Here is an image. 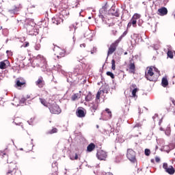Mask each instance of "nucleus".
Wrapping results in <instances>:
<instances>
[{
    "label": "nucleus",
    "instance_id": "nucleus-13",
    "mask_svg": "<svg viewBox=\"0 0 175 175\" xmlns=\"http://www.w3.org/2000/svg\"><path fill=\"white\" fill-rule=\"evenodd\" d=\"M131 90H132V96L133 98H136V92L139 91V88H137V86H136V84H132L131 86Z\"/></svg>",
    "mask_w": 175,
    "mask_h": 175
},
{
    "label": "nucleus",
    "instance_id": "nucleus-44",
    "mask_svg": "<svg viewBox=\"0 0 175 175\" xmlns=\"http://www.w3.org/2000/svg\"><path fill=\"white\" fill-rule=\"evenodd\" d=\"M104 135H107V136H109L110 131L105 129L104 130Z\"/></svg>",
    "mask_w": 175,
    "mask_h": 175
},
{
    "label": "nucleus",
    "instance_id": "nucleus-2",
    "mask_svg": "<svg viewBox=\"0 0 175 175\" xmlns=\"http://www.w3.org/2000/svg\"><path fill=\"white\" fill-rule=\"evenodd\" d=\"M36 25V23H35L32 19H29L25 21L24 27L26 28V31L29 35H31V36H36V35L39 34L38 29L35 28Z\"/></svg>",
    "mask_w": 175,
    "mask_h": 175
},
{
    "label": "nucleus",
    "instance_id": "nucleus-7",
    "mask_svg": "<svg viewBox=\"0 0 175 175\" xmlns=\"http://www.w3.org/2000/svg\"><path fill=\"white\" fill-rule=\"evenodd\" d=\"M18 12H20V8L16 6H14L12 9L8 10L11 17H14V14H18Z\"/></svg>",
    "mask_w": 175,
    "mask_h": 175
},
{
    "label": "nucleus",
    "instance_id": "nucleus-3",
    "mask_svg": "<svg viewBox=\"0 0 175 175\" xmlns=\"http://www.w3.org/2000/svg\"><path fill=\"white\" fill-rule=\"evenodd\" d=\"M107 10H109V5H107V3L99 10L98 17L99 18H101L103 23H106V20H105V14L107 13Z\"/></svg>",
    "mask_w": 175,
    "mask_h": 175
},
{
    "label": "nucleus",
    "instance_id": "nucleus-61",
    "mask_svg": "<svg viewBox=\"0 0 175 175\" xmlns=\"http://www.w3.org/2000/svg\"><path fill=\"white\" fill-rule=\"evenodd\" d=\"M67 81H68V83H70V85H72L73 82H72V81H70V79L69 78H67Z\"/></svg>",
    "mask_w": 175,
    "mask_h": 175
},
{
    "label": "nucleus",
    "instance_id": "nucleus-23",
    "mask_svg": "<svg viewBox=\"0 0 175 175\" xmlns=\"http://www.w3.org/2000/svg\"><path fill=\"white\" fill-rule=\"evenodd\" d=\"M81 98V91L79 93L75 94L72 96V100H76V99H80Z\"/></svg>",
    "mask_w": 175,
    "mask_h": 175
},
{
    "label": "nucleus",
    "instance_id": "nucleus-12",
    "mask_svg": "<svg viewBox=\"0 0 175 175\" xmlns=\"http://www.w3.org/2000/svg\"><path fill=\"white\" fill-rule=\"evenodd\" d=\"M116 49L117 47L116 46V44H111L107 52V57L111 55V54H113V53H114V51H116Z\"/></svg>",
    "mask_w": 175,
    "mask_h": 175
},
{
    "label": "nucleus",
    "instance_id": "nucleus-5",
    "mask_svg": "<svg viewBox=\"0 0 175 175\" xmlns=\"http://www.w3.org/2000/svg\"><path fill=\"white\" fill-rule=\"evenodd\" d=\"M126 157L131 161V162H133V163H135V161H136V152H135V150H133L132 149H128Z\"/></svg>",
    "mask_w": 175,
    "mask_h": 175
},
{
    "label": "nucleus",
    "instance_id": "nucleus-25",
    "mask_svg": "<svg viewBox=\"0 0 175 175\" xmlns=\"http://www.w3.org/2000/svg\"><path fill=\"white\" fill-rule=\"evenodd\" d=\"M98 102L96 101L95 103L92 104V106L90 107L91 111H94V112H95V111L98 109Z\"/></svg>",
    "mask_w": 175,
    "mask_h": 175
},
{
    "label": "nucleus",
    "instance_id": "nucleus-51",
    "mask_svg": "<svg viewBox=\"0 0 175 175\" xmlns=\"http://www.w3.org/2000/svg\"><path fill=\"white\" fill-rule=\"evenodd\" d=\"M5 155H6V153L0 151V157H1V158H3L5 157Z\"/></svg>",
    "mask_w": 175,
    "mask_h": 175
},
{
    "label": "nucleus",
    "instance_id": "nucleus-52",
    "mask_svg": "<svg viewBox=\"0 0 175 175\" xmlns=\"http://www.w3.org/2000/svg\"><path fill=\"white\" fill-rule=\"evenodd\" d=\"M101 175H113L111 172H102Z\"/></svg>",
    "mask_w": 175,
    "mask_h": 175
},
{
    "label": "nucleus",
    "instance_id": "nucleus-32",
    "mask_svg": "<svg viewBox=\"0 0 175 175\" xmlns=\"http://www.w3.org/2000/svg\"><path fill=\"white\" fill-rule=\"evenodd\" d=\"M112 16H115V17H120V10L117 9L116 11L113 10V12H111Z\"/></svg>",
    "mask_w": 175,
    "mask_h": 175
},
{
    "label": "nucleus",
    "instance_id": "nucleus-14",
    "mask_svg": "<svg viewBox=\"0 0 175 175\" xmlns=\"http://www.w3.org/2000/svg\"><path fill=\"white\" fill-rule=\"evenodd\" d=\"M27 85L25 82H20V81L16 80V83L14 85L15 88H18V90H21L22 88L25 87Z\"/></svg>",
    "mask_w": 175,
    "mask_h": 175
},
{
    "label": "nucleus",
    "instance_id": "nucleus-46",
    "mask_svg": "<svg viewBox=\"0 0 175 175\" xmlns=\"http://www.w3.org/2000/svg\"><path fill=\"white\" fill-rule=\"evenodd\" d=\"M29 46V42H25L23 45L22 47H28Z\"/></svg>",
    "mask_w": 175,
    "mask_h": 175
},
{
    "label": "nucleus",
    "instance_id": "nucleus-40",
    "mask_svg": "<svg viewBox=\"0 0 175 175\" xmlns=\"http://www.w3.org/2000/svg\"><path fill=\"white\" fill-rule=\"evenodd\" d=\"M144 154L146 157H150V154H151V150H150V149L148 148H146L145 149Z\"/></svg>",
    "mask_w": 175,
    "mask_h": 175
},
{
    "label": "nucleus",
    "instance_id": "nucleus-21",
    "mask_svg": "<svg viewBox=\"0 0 175 175\" xmlns=\"http://www.w3.org/2000/svg\"><path fill=\"white\" fill-rule=\"evenodd\" d=\"M161 85L164 87V88H166L167 85H169V81H167V77H163L161 80Z\"/></svg>",
    "mask_w": 175,
    "mask_h": 175
},
{
    "label": "nucleus",
    "instance_id": "nucleus-30",
    "mask_svg": "<svg viewBox=\"0 0 175 175\" xmlns=\"http://www.w3.org/2000/svg\"><path fill=\"white\" fill-rule=\"evenodd\" d=\"M142 126H143V122H139V123H137L134 126V129H142Z\"/></svg>",
    "mask_w": 175,
    "mask_h": 175
},
{
    "label": "nucleus",
    "instance_id": "nucleus-56",
    "mask_svg": "<svg viewBox=\"0 0 175 175\" xmlns=\"http://www.w3.org/2000/svg\"><path fill=\"white\" fill-rule=\"evenodd\" d=\"M109 91H110V90H103L102 92L103 93H105V94H109Z\"/></svg>",
    "mask_w": 175,
    "mask_h": 175
},
{
    "label": "nucleus",
    "instance_id": "nucleus-1",
    "mask_svg": "<svg viewBox=\"0 0 175 175\" xmlns=\"http://www.w3.org/2000/svg\"><path fill=\"white\" fill-rule=\"evenodd\" d=\"M31 65L33 68H40L42 72H47V62L46 59L40 55H38L36 57L33 59Z\"/></svg>",
    "mask_w": 175,
    "mask_h": 175
},
{
    "label": "nucleus",
    "instance_id": "nucleus-17",
    "mask_svg": "<svg viewBox=\"0 0 175 175\" xmlns=\"http://www.w3.org/2000/svg\"><path fill=\"white\" fill-rule=\"evenodd\" d=\"M171 102H172L174 106H170V108H167V111H172L174 116H175V100L173 98H170Z\"/></svg>",
    "mask_w": 175,
    "mask_h": 175
},
{
    "label": "nucleus",
    "instance_id": "nucleus-29",
    "mask_svg": "<svg viewBox=\"0 0 175 175\" xmlns=\"http://www.w3.org/2000/svg\"><path fill=\"white\" fill-rule=\"evenodd\" d=\"M130 23H132V25L134 28H136L137 26V21H136V19H133V18L131 19Z\"/></svg>",
    "mask_w": 175,
    "mask_h": 175
},
{
    "label": "nucleus",
    "instance_id": "nucleus-19",
    "mask_svg": "<svg viewBox=\"0 0 175 175\" xmlns=\"http://www.w3.org/2000/svg\"><path fill=\"white\" fill-rule=\"evenodd\" d=\"M129 69H130V73H133V75H135V70L136 69V66H135V63L132 62V60L130 61Z\"/></svg>",
    "mask_w": 175,
    "mask_h": 175
},
{
    "label": "nucleus",
    "instance_id": "nucleus-47",
    "mask_svg": "<svg viewBox=\"0 0 175 175\" xmlns=\"http://www.w3.org/2000/svg\"><path fill=\"white\" fill-rule=\"evenodd\" d=\"M57 128H54L51 131V133H57Z\"/></svg>",
    "mask_w": 175,
    "mask_h": 175
},
{
    "label": "nucleus",
    "instance_id": "nucleus-36",
    "mask_svg": "<svg viewBox=\"0 0 175 175\" xmlns=\"http://www.w3.org/2000/svg\"><path fill=\"white\" fill-rule=\"evenodd\" d=\"M16 80V81H20V83H25V84L27 85V81H25V79H24L23 77H18Z\"/></svg>",
    "mask_w": 175,
    "mask_h": 175
},
{
    "label": "nucleus",
    "instance_id": "nucleus-48",
    "mask_svg": "<svg viewBox=\"0 0 175 175\" xmlns=\"http://www.w3.org/2000/svg\"><path fill=\"white\" fill-rule=\"evenodd\" d=\"M109 136H114V129H111Z\"/></svg>",
    "mask_w": 175,
    "mask_h": 175
},
{
    "label": "nucleus",
    "instance_id": "nucleus-26",
    "mask_svg": "<svg viewBox=\"0 0 175 175\" xmlns=\"http://www.w3.org/2000/svg\"><path fill=\"white\" fill-rule=\"evenodd\" d=\"M9 170H12V172L16 170V167H17V165L16 163H10V164L8 165Z\"/></svg>",
    "mask_w": 175,
    "mask_h": 175
},
{
    "label": "nucleus",
    "instance_id": "nucleus-45",
    "mask_svg": "<svg viewBox=\"0 0 175 175\" xmlns=\"http://www.w3.org/2000/svg\"><path fill=\"white\" fill-rule=\"evenodd\" d=\"M163 167L165 169V170L166 171L169 167H167V163H164L163 164Z\"/></svg>",
    "mask_w": 175,
    "mask_h": 175
},
{
    "label": "nucleus",
    "instance_id": "nucleus-22",
    "mask_svg": "<svg viewBox=\"0 0 175 175\" xmlns=\"http://www.w3.org/2000/svg\"><path fill=\"white\" fill-rule=\"evenodd\" d=\"M92 98H94V96H92L91 92H89L87 96H85V100H86V102H90V100H92Z\"/></svg>",
    "mask_w": 175,
    "mask_h": 175
},
{
    "label": "nucleus",
    "instance_id": "nucleus-63",
    "mask_svg": "<svg viewBox=\"0 0 175 175\" xmlns=\"http://www.w3.org/2000/svg\"><path fill=\"white\" fill-rule=\"evenodd\" d=\"M169 2V0H163L164 5H166Z\"/></svg>",
    "mask_w": 175,
    "mask_h": 175
},
{
    "label": "nucleus",
    "instance_id": "nucleus-35",
    "mask_svg": "<svg viewBox=\"0 0 175 175\" xmlns=\"http://www.w3.org/2000/svg\"><path fill=\"white\" fill-rule=\"evenodd\" d=\"M40 102L43 105V106L47 107V101H46L44 98H40Z\"/></svg>",
    "mask_w": 175,
    "mask_h": 175
},
{
    "label": "nucleus",
    "instance_id": "nucleus-54",
    "mask_svg": "<svg viewBox=\"0 0 175 175\" xmlns=\"http://www.w3.org/2000/svg\"><path fill=\"white\" fill-rule=\"evenodd\" d=\"M128 33V31H125L124 33L121 35L122 37L125 38Z\"/></svg>",
    "mask_w": 175,
    "mask_h": 175
},
{
    "label": "nucleus",
    "instance_id": "nucleus-28",
    "mask_svg": "<svg viewBox=\"0 0 175 175\" xmlns=\"http://www.w3.org/2000/svg\"><path fill=\"white\" fill-rule=\"evenodd\" d=\"M84 38H92V33H91L90 30H88L84 33Z\"/></svg>",
    "mask_w": 175,
    "mask_h": 175
},
{
    "label": "nucleus",
    "instance_id": "nucleus-16",
    "mask_svg": "<svg viewBox=\"0 0 175 175\" xmlns=\"http://www.w3.org/2000/svg\"><path fill=\"white\" fill-rule=\"evenodd\" d=\"M76 114L77 117H79V118H83V117H85V113H84V110L80 108H78L77 109Z\"/></svg>",
    "mask_w": 175,
    "mask_h": 175
},
{
    "label": "nucleus",
    "instance_id": "nucleus-49",
    "mask_svg": "<svg viewBox=\"0 0 175 175\" xmlns=\"http://www.w3.org/2000/svg\"><path fill=\"white\" fill-rule=\"evenodd\" d=\"M105 111H107V113L110 116V117H111V111H110V109H106Z\"/></svg>",
    "mask_w": 175,
    "mask_h": 175
},
{
    "label": "nucleus",
    "instance_id": "nucleus-64",
    "mask_svg": "<svg viewBox=\"0 0 175 175\" xmlns=\"http://www.w3.org/2000/svg\"><path fill=\"white\" fill-rule=\"evenodd\" d=\"M122 38H124L123 36H120L118 38V42H120L121 40H122Z\"/></svg>",
    "mask_w": 175,
    "mask_h": 175
},
{
    "label": "nucleus",
    "instance_id": "nucleus-60",
    "mask_svg": "<svg viewBox=\"0 0 175 175\" xmlns=\"http://www.w3.org/2000/svg\"><path fill=\"white\" fill-rule=\"evenodd\" d=\"M111 33H113L114 36L117 34V31L116 30H112Z\"/></svg>",
    "mask_w": 175,
    "mask_h": 175
},
{
    "label": "nucleus",
    "instance_id": "nucleus-33",
    "mask_svg": "<svg viewBox=\"0 0 175 175\" xmlns=\"http://www.w3.org/2000/svg\"><path fill=\"white\" fill-rule=\"evenodd\" d=\"M167 55V57H169V58H171V59L174 58V55H173V52L170 49H168Z\"/></svg>",
    "mask_w": 175,
    "mask_h": 175
},
{
    "label": "nucleus",
    "instance_id": "nucleus-31",
    "mask_svg": "<svg viewBox=\"0 0 175 175\" xmlns=\"http://www.w3.org/2000/svg\"><path fill=\"white\" fill-rule=\"evenodd\" d=\"M170 146H172V145L164 146V151H165V152H167V154H169V152H170L171 150H173V148H170Z\"/></svg>",
    "mask_w": 175,
    "mask_h": 175
},
{
    "label": "nucleus",
    "instance_id": "nucleus-9",
    "mask_svg": "<svg viewBox=\"0 0 175 175\" xmlns=\"http://www.w3.org/2000/svg\"><path fill=\"white\" fill-rule=\"evenodd\" d=\"M64 21V19L61 18L58 16H55L52 18V23L53 24H56V25H58L61 24Z\"/></svg>",
    "mask_w": 175,
    "mask_h": 175
},
{
    "label": "nucleus",
    "instance_id": "nucleus-53",
    "mask_svg": "<svg viewBox=\"0 0 175 175\" xmlns=\"http://www.w3.org/2000/svg\"><path fill=\"white\" fill-rule=\"evenodd\" d=\"M155 161L157 163H159V162H161V159L158 157H155Z\"/></svg>",
    "mask_w": 175,
    "mask_h": 175
},
{
    "label": "nucleus",
    "instance_id": "nucleus-6",
    "mask_svg": "<svg viewBox=\"0 0 175 175\" xmlns=\"http://www.w3.org/2000/svg\"><path fill=\"white\" fill-rule=\"evenodd\" d=\"M96 157L99 161H105L107 158V152L104 150H98Z\"/></svg>",
    "mask_w": 175,
    "mask_h": 175
},
{
    "label": "nucleus",
    "instance_id": "nucleus-62",
    "mask_svg": "<svg viewBox=\"0 0 175 175\" xmlns=\"http://www.w3.org/2000/svg\"><path fill=\"white\" fill-rule=\"evenodd\" d=\"M70 28V31H72V29H73V28H75V25H72L69 27Z\"/></svg>",
    "mask_w": 175,
    "mask_h": 175
},
{
    "label": "nucleus",
    "instance_id": "nucleus-18",
    "mask_svg": "<svg viewBox=\"0 0 175 175\" xmlns=\"http://www.w3.org/2000/svg\"><path fill=\"white\" fill-rule=\"evenodd\" d=\"M10 62L8 60H4L0 62V69H6L7 65H10Z\"/></svg>",
    "mask_w": 175,
    "mask_h": 175
},
{
    "label": "nucleus",
    "instance_id": "nucleus-34",
    "mask_svg": "<svg viewBox=\"0 0 175 175\" xmlns=\"http://www.w3.org/2000/svg\"><path fill=\"white\" fill-rule=\"evenodd\" d=\"M172 130L170 129V126H167L165 129V133L167 136H170V133Z\"/></svg>",
    "mask_w": 175,
    "mask_h": 175
},
{
    "label": "nucleus",
    "instance_id": "nucleus-24",
    "mask_svg": "<svg viewBox=\"0 0 175 175\" xmlns=\"http://www.w3.org/2000/svg\"><path fill=\"white\" fill-rule=\"evenodd\" d=\"M122 158H124V155L118 154L116 156L115 159V163H120L122 161Z\"/></svg>",
    "mask_w": 175,
    "mask_h": 175
},
{
    "label": "nucleus",
    "instance_id": "nucleus-59",
    "mask_svg": "<svg viewBox=\"0 0 175 175\" xmlns=\"http://www.w3.org/2000/svg\"><path fill=\"white\" fill-rule=\"evenodd\" d=\"M131 27H132V23L130 21L128 25H127V28H131Z\"/></svg>",
    "mask_w": 175,
    "mask_h": 175
},
{
    "label": "nucleus",
    "instance_id": "nucleus-11",
    "mask_svg": "<svg viewBox=\"0 0 175 175\" xmlns=\"http://www.w3.org/2000/svg\"><path fill=\"white\" fill-rule=\"evenodd\" d=\"M68 2V0H55L54 5L55 8H62V5H65Z\"/></svg>",
    "mask_w": 175,
    "mask_h": 175
},
{
    "label": "nucleus",
    "instance_id": "nucleus-27",
    "mask_svg": "<svg viewBox=\"0 0 175 175\" xmlns=\"http://www.w3.org/2000/svg\"><path fill=\"white\" fill-rule=\"evenodd\" d=\"M165 172L168 173V174H173L175 172V170L173 166L171 165Z\"/></svg>",
    "mask_w": 175,
    "mask_h": 175
},
{
    "label": "nucleus",
    "instance_id": "nucleus-15",
    "mask_svg": "<svg viewBox=\"0 0 175 175\" xmlns=\"http://www.w3.org/2000/svg\"><path fill=\"white\" fill-rule=\"evenodd\" d=\"M159 16H166L167 14V8L165 7H162L158 10Z\"/></svg>",
    "mask_w": 175,
    "mask_h": 175
},
{
    "label": "nucleus",
    "instance_id": "nucleus-42",
    "mask_svg": "<svg viewBox=\"0 0 175 175\" xmlns=\"http://www.w3.org/2000/svg\"><path fill=\"white\" fill-rule=\"evenodd\" d=\"M27 100V98H21V100H20V101H19V103L21 104V105H23V103H25V101Z\"/></svg>",
    "mask_w": 175,
    "mask_h": 175
},
{
    "label": "nucleus",
    "instance_id": "nucleus-58",
    "mask_svg": "<svg viewBox=\"0 0 175 175\" xmlns=\"http://www.w3.org/2000/svg\"><path fill=\"white\" fill-rule=\"evenodd\" d=\"M74 159H75V160L79 159V155L77 154V153H75V157H74Z\"/></svg>",
    "mask_w": 175,
    "mask_h": 175
},
{
    "label": "nucleus",
    "instance_id": "nucleus-43",
    "mask_svg": "<svg viewBox=\"0 0 175 175\" xmlns=\"http://www.w3.org/2000/svg\"><path fill=\"white\" fill-rule=\"evenodd\" d=\"M35 50H40V44L38 43L36 44V45L34 46Z\"/></svg>",
    "mask_w": 175,
    "mask_h": 175
},
{
    "label": "nucleus",
    "instance_id": "nucleus-39",
    "mask_svg": "<svg viewBox=\"0 0 175 175\" xmlns=\"http://www.w3.org/2000/svg\"><path fill=\"white\" fill-rule=\"evenodd\" d=\"M140 17H141L140 14H135L133 16L132 18H133L134 20L137 21V20H139V18H140Z\"/></svg>",
    "mask_w": 175,
    "mask_h": 175
},
{
    "label": "nucleus",
    "instance_id": "nucleus-50",
    "mask_svg": "<svg viewBox=\"0 0 175 175\" xmlns=\"http://www.w3.org/2000/svg\"><path fill=\"white\" fill-rule=\"evenodd\" d=\"M105 111H107V113L110 116V117H111V111H110V109H106Z\"/></svg>",
    "mask_w": 175,
    "mask_h": 175
},
{
    "label": "nucleus",
    "instance_id": "nucleus-4",
    "mask_svg": "<svg viewBox=\"0 0 175 175\" xmlns=\"http://www.w3.org/2000/svg\"><path fill=\"white\" fill-rule=\"evenodd\" d=\"M51 114H61V108L57 103H53L49 107Z\"/></svg>",
    "mask_w": 175,
    "mask_h": 175
},
{
    "label": "nucleus",
    "instance_id": "nucleus-57",
    "mask_svg": "<svg viewBox=\"0 0 175 175\" xmlns=\"http://www.w3.org/2000/svg\"><path fill=\"white\" fill-rule=\"evenodd\" d=\"M103 90H110V87H109V85H105Z\"/></svg>",
    "mask_w": 175,
    "mask_h": 175
},
{
    "label": "nucleus",
    "instance_id": "nucleus-20",
    "mask_svg": "<svg viewBox=\"0 0 175 175\" xmlns=\"http://www.w3.org/2000/svg\"><path fill=\"white\" fill-rule=\"evenodd\" d=\"M95 150V144L91 143L87 147V151L88 152H92Z\"/></svg>",
    "mask_w": 175,
    "mask_h": 175
},
{
    "label": "nucleus",
    "instance_id": "nucleus-8",
    "mask_svg": "<svg viewBox=\"0 0 175 175\" xmlns=\"http://www.w3.org/2000/svg\"><path fill=\"white\" fill-rule=\"evenodd\" d=\"M152 76H154V72H152V68H150L148 70V73L145 74L146 79L149 80V81H154V79H152Z\"/></svg>",
    "mask_w": 175,
    "mask_h": 175
},
{
    "label": "nucleus",
    "instance_id": "nucleus-37",
    "mask_svg": "<svg viewBox=\"0 0 175 175\" xmlns=\"http://www.w3.org/2000/svg\"><path fill=\"white\" fill-rule=\"evenodd\" d=\"M111 65L112 70H116V60H114V59L111 60Z\"/></svg>",
    "mask_w": 175,
    "mask_h": 175
},
{
    "label": "nucleus",
    "instance_id": "nucleus-41",
    "mask_svg": "<svg viewBox=\"0 0 175 175\" xmlns=\"http://www.w3.org/2000/svg\"><path fill=\"white\" fill-rule=\"evenodd\" d=\"M100 99V92H98L96 96V102H98Z\"/></svg>",
    "mask_w": 175,
    "mask_h": 175
},
{
    "label": "nucleus",
    "instance_id": "nucleus-38",
    "mask_svg": "<svg viewBox=\"0 0 175 175\" xmlns=\"http://www.w3.org/2000/svg\"><path fill=\"white\" fill-rule=\"evenodd\" d=\"M107 76H109V77H111V79H114V74L110 71H107L106 73Z\"/></svg>",
    "mask_w": 175,
    "mask_h": 175
},
{
    "label": "nucleus",
    "instance_id": "nucleus-10",
    "mask_svg": "<svg viewBox=\"0 0 175 175\" xmlns=\"http://www.w3.org/2000/svg\"><path fill=\"white\" fill-rule=\"evenodd\" d=\"M44 80H43V77H40L36 81V85H38L39 88H43L44 87Z\"/></svg>",
    "mask_w": 175,
    "mask_h": 175
},
{
    "label": "nucleus",
    "instance_id": "nucleus-55",
    "mask_svg": "<svg viewBox=\"0 0 175 175\" xmlns=\"http://www.w3.org/2000/svg\"><path fill=\"white\" fill-rule=\"evenodd\" d=\"M13 170H8L6 175H13Z\"/></svg>",
    "mask_w": 175,
    "mask_h": 175
}]
</instances>
